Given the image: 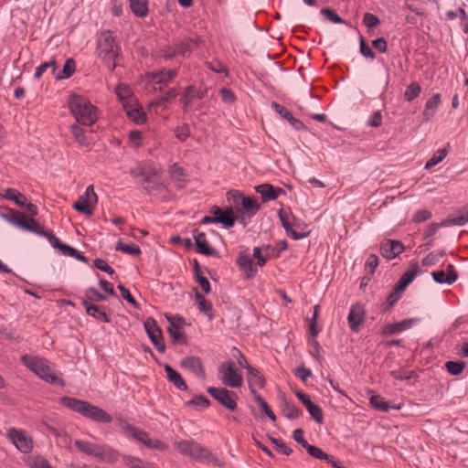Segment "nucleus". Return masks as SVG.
Instances as JSON below:
<instances>
[{"mask_svg":"<svg viewBox=\"0 0 468 468\" xmlns=\"http://www.w3.org/2000/svg\"><path fill=\"white\" fill-rule=\"evenodd\" d=\"M144 328L156 350L160 353H164L165 351V345L162 337L161 330L157 326L155 321L148 319L144 323Z\"/></svg>","mask_w":468,"mask_h":468,"instance_id":"nucleus-16","label":"nucleus"},{"mask_svg":"<svg viewBox=\"0 0 468 468\" xmlns=\"http://www.w3.org/2000/svg\"><path fill=\"white\" fill-rule=\"evenodd\" d=\"M3 197L13 201L17 206L24 207L27 205V197L18 190L15 188H7L5 190L3 194Z\"/></svg>","mask_w":468,"mask_h":468,"instance_id":"nucleus-35","label":"nucleus"},{"mask_svg":"<svg viewBox=\"0 0 468 468\" xmlns=\"http://www.w3.org/2000/svg\"><path fill=\"white\" fill-rule=\"evenodd\" d=\"M196 299L198 304V309L201 313L206 314L209 319L213 317V306L210 302L205 299L199 292L196 293Z\"/></svg>","mask_w":468,"mask_h":468,"instance_id":"nucleus-41","label":"nucleus"},{"mask_svg":"<svg viewBox=\"0 0 468 468\" xmlns=\"http://www.w3.org/2000/svg\"><path fill=\"white\" fill-rule=\"evenodd\" d=\"M69 130L75 141L80 147H87L90 145V142L85 134V131L78 124H72L69 127Z\"/></svg>","mask_w":468,"mask_h":468,"instance_id":"nucleus-36","label":"nucleus"},{"mask_svg":"<svg viewBox=\"0 0 468 468\" xmlns=\"http://www.w3.org/2000/svg\"><path fill=\"white\" fill-rule=\"evenodd\" d=\"M255 191L259 193L264 202L275 200L284 191L280 187H274L270 184H261L255 186Z\"/></svg>","mask_w":468,"mask_h":468,"instance_id":"nucleus-28","label":"nucleus"},{"mask_svg":"<svg viewBox=\"0 0 468 468\" xmlns=\"http://www.w3.org/2000/svg\"><path fill=\"white\" fill-rule=\"evenodd\" d=\"M6 437L23 453H29L34 448L33 439L22 429L10 428L7 431Z\"/></svg>","mask_w":468,"mask_h":468,"instance_id":"nucleus-9","label":"nucleus"},{"mask_svg":"<svg viewBox=\"0 0 468 468\" xmlns=\"http://www.w3.org/2000/svg\"><path fill=\"white\" fill-rule=\"evenodd\" d=\"M443 252H431L422 260L423 266H433L437 264L443 256Z\"/></svg>","mask_w":468,"mask_h":468,"instance_id":"nucleus-56","label":"nucleus"},{"mask_svg":"<svg viewBox=\"0 0 468 468\" xmlns=\"http://www.w3.org/2000/svg\"><path fill=\"white\" fill-rule=\"evenodd\" d=\"M115 250L133 256H138L141 254L139 246L134 244H125L122 241H119L116 244Z\"/></svg>","mask_w":468,"mask_h":468,"instance_id":"nucleus-46","label":"nucleus"},{"mask_svg":"<svg viewBox=\"0 0 468 468\" xmlns=\"http://www.w3.org/2000/svg\"><path fill=\"white\" fill-rule=\"evenodd\" d=\"M169 325L167 327L168 334L174 344H186V337L184 333L186 324L185 319L180 315H165Z\"/></svg>","mask_w":468,"mask_h":468,"instance_id":"nucleus-13","label":"nucleus"},{"mask_svg":"<svg viewBox=\"0 0 468 468\" xmlns=\"http://www.w3.org/2000/svg\"><path fill=\"white\" fill-rule=\"evenodd\" d=\"M98 202L97 194L94 191L93 186H89L84 194L73 204V207L80 213L90 217L93 214L95 207Z\"/></svg>","mask_w":468,"mask_h":468,"instance_id":"nucleus-10","label":"nucleus"},{"mask_svg":"<svg viewBox=\"0 0 468 468\" xmlns=\"http://www.w3.org/2000/svg\"><path fill=\"white\" fill-rule=\"evenodd\" d=\"M74 444L83 453L93 456L101 462L113 463L119 458L118 452L106 444H98L82 440L75 441Z\"/></svg>","mask_w":468,"mask_h":468,"instance_id":"nucleus-3","label":"nucleus"},{"mask_svg":"<svg viewBox=\"0 0 468 468\" xmlns=\"http://www.w3.org/2000/svg\"><path fill=\"white\" fill-rule=\"evenodd\" d=\"M445 367L447 368V371L453 375L458 376L464 370L465 364L464 362H453V361H448L445 364Z\"/></svg>","mask_w":468,"mask_h":468,"instance_id":"nucleus-53","label":"nucleus"},{"mask_svg":"<svg viewBox=\"0 0 468 468\" xmlns=\"http://www.w3.org/2000/svg\"><path fill=\"white\" fill-rule=\"evenodd\" d=\"M115 92L120 99V101H122V105L124 106V102L126 101H134V100L132 97V90L128 85L125 84H120L116 87Z\"/></svg>","mask_w":468,"mask_h":468,"instance_id":"nucleus-44","label":"nucleus"},{"mask_svg":"<svg viewBox=\"0 0 468 468\" xmlns=\"http://www.w3.org/2000/svg\"><path fill=\"white\" fill-rule=\"evenodd\" d=\"M76 64L71 58L66 60L63 68L58 72L56 71L55 78L57 80L69 79L75 72Z\"/></svg>","mask_w":468,"mask_h":468,"instance_id":"nucleus-38","label":"nucleus"},{"mask_svg":"<svg viewBox=\"0 0 468 468\" xmlns=\"http://www.w3.org/2000/svg\"><path fill=\"white\" fill-rule=\"evenodd\" d=\"M359 50L363 57L366 58H368L370 60H374L376 56L375 53L372 51V49L366 45L365 40L363 37L360 38L359 41Z\"/></svg>","mask_w":468,"mask_h":468,"instance_id":"nucleus-63","label":"nucleus"},{"mask_svg":"<svg viewBox=\"0 0 468 468\" xmlns=\"http://www.w3.org/2000/svg\"><path fill=\"white\" fill-rule=\"evenodd\" d=\"M181 366L202 379L206 378L202 362L200 358L197 356H187L184 358L181 361Z\"/></svg>","mask_w":468,"mask_h":468,"instance_id":"nucleus-25","label":"nucleus"},{"mask_svg":"<svg viewBox=\"0 0 468 468\" xmlns=\"http://www.w3.org/2000/svg\"><path fill=\"white\" fill-rule=\"evenodd\" d=\"M207 393L213 397L218 403L234 411L237 409L238 395L234 391H230L226 388H214L209 387L207 389Z\"/></svg>","mask_w":468,"mask_h":468,"instance_id":"nucleus-11","label":"nucleus"},{"mask_svg":"<svg viewBox=\"0 0 468 468\" xmlns=\"http://www.w3.org/2000/svg\"><path fill=\"white\" fill-rule=\"evenodd\" d=\"M60 403L69 410H71L93 421L111 423L112 420V416L104 410L94 406L86 400L65 396L60 398Z\"/></svg>","mask_w":468,"mask_h":468,"instance_id":"nucleus-2","label":"nucleus"},{"mask_svg":"<svg viewBox=\"0 0 468 468\" xmlns=\"http://www.w3.org/2000/svg\"><path fill=\"white\" fill-rule=\"evenodd\" d=\"M55 249H58L61 253L65 256H70L73 257L80 261L87 262V259L85 256H83L81 253H80L76 249L67 245L63 244L59 241V244L56 246H52Z\"/></svg>","mask_w":468,"mask_h":468,"instance_id":"nucleus-37","label":"nucleus"},{"mask_svg":"<svg viewBox=\"0 0 468 468\" xmlns=\"http://www.w3.org/2000/svg\"><path fill=\"white\" fill-rule=\"evenodd\" d=\"M369 403L373 408L379 410L383 412H387L389 410L388 403L380 395L371 396Z\"/></svg>","mask_w":468,"mask_h":468,"instance_id":"nucleus-48","label":"nucleus"},{"mask_svg":"<svg viewBox=\"0 0 468 468\" xmlns=\"http://www.w3.org/2000/svg\"><path fill=\"white\" fill-rule=\"evenodd\" d=\"M30 465L33 468H54L49 464L47 459L39 455L31 458Z\"/></svg>","mask_w":468,"mask_h":468,"instance_id":"nucleus-61","label":"nucleus"},{"mask_svg":"<svg viewBox=\"0 0 468 468\" xmlns=\"http://www.w3.org/2000/svg\"><path fill=\"white\" fill-rule=\"evenodd\" d=\"M189 48V45L187 43H182L176 45L175 48H167L164 50V58L165 59H170L178 55H184Z\"/></svg>","mask_w":468,"mask_h":468,"instance_id":"nucleus-43","label":"nucleus"},{"mask_svg":"<svg viewBox=\"0 0 468 468\" xmlns=\"http://www.w3.org/2000/svg\"><path fill=\"white\" fill-rule=\"evenodd\" d=\"M468 222V211L462 213L461 215L449 218L441 221V225L445 228L451 226H463Z\"/></svg>","mask_w":468,"mask_h":468,"instance_id":"nucleus-45","label":"nucleus"},{"mask_svg":"<svg viewBox=\"0 0 468 468\" xmlns=\"http://www.w3.org/2000/svg\"><path fill=\"white\" fill-rule=\"evenodd\" d=\"M17 228L21 229L23 230L36 233L38 236L47 238L51 246H56V245L59 244V239L52 232H48V231L41 229L38 226V223L32 218H27L25 216V218H23L20 220Z\"/></svg>","mask_w":468,"mask_h":468,"instance_id":"nucleus-14","label":"nucleus"},{"mask_svg":"<svg viewBox=\"0 0 468 468\" xmlns=\"http://www.w3.org/2000/svg\"><path fill=\"white\" fill-rule=\"evenodd\" d=\"M441 103V94L435 93L433 94L425 103V107L422 112L423 120L425 122H431Z\"/></svg>","mask_w":468,"mask_h":468,"instance_id":"nucleus-27","label":"nucleus"},{"mask_svg":"<svg viewBox=\"0 0 468 468\" xmlns=\"http://www.w3.org/2000/svg\"><path fill=\"white\" fill-rule=\"evenodd\" d=\"M82 305L84 306L88 315L99 319L104 323L110 322V318L106 314L105 311L101 309V307L91 304L88 301H83Z\"/></svg>","mask_w":468,"mask_h":468,"instance_id":"nucleus-32","label":"nucleus"},{"mask_svg":"<svg viewBox=\"0 0 468 468\" xmlns=\"http://www.w3.org/2000/svg\"><path fill=\"white\" fill-rule=\"evenodd\" d=\"M165 371L166 372L167 378L171 381L178 389L186 390L187 386L181 377V375L176 371L168 364L165 365Z\"/></svg>","mask_w":468,"mask_h":468,"instance_id":"nucleus-34","label":"nucleus"},{"mask_svg":"<svg viewBox=\"0 0 468 468\" xmlns=\"http://www.w3.org/2000/svg\"><path fill=\"white\" fill-rule=\"evenodd\" d=\"M127 116L135 123L142 124L146 121L145 113L136 101H126L123 106Z\"/></svg>","mask_w":468,"mask_h":468,"instance_id":"nucleus-24","label":"nucleus"},{"mask_svg":"<svg viewBox=\"0 0 468 468\" xmlns=\"http://www.w3.org/2000/svg\"><path fill=\"white\" fill-rule=\"evenodd\" d=\"M306 450L308 453L315 459L325 461L326 459H329V455L325 453L324 451H322V449H320L319 447L309 445Z\"/></svg>","mask_w":468,"mask_h":468,"instance_id":"nucleus-58","label":"nucleus"},{"mask_svg":"<svg viewBox=\"0 0 468 468\" xmlns=\"http://www.w3.org/2000/svg\"><path fill=\"white\" fill-rule=\"evenodd\" d=\"M433 280L437 283L452 284L457 280V273L453 265L449 264L445 271H435L431 273Z\"/></svg>","mask_w":468,"mask_h":468,"instance_id":"nucleus-23","label":"nucleus"},{"mask_svg":"<svg viewBox=\"0 0 468 468\" xmlns=\"http://www.w3.org/2000/svg\"><path fill=\"white\" fill-rule=\"evenodd\" d=\"M420 320L418 318H409L394 324H388L382 328V334L386 335H397L412 327Z\"/></svg>","mask_w":468,"mask_h":468,"instance_id":"nucleus-20","label":"nucleus"},{"mask_svg":"<svg viewBox=\"0 0 468 468\" xmlns=\"http://www.w3.org/2000/svg\"><path fill=\"white\" fill-rule=\"evenodd\" d=\"M378 266V257L376 254H370L366 261L365 268L367 271L373 274Z\"/></svg>","mask_w":468,"mask_h":468,"instance_id":"nucleus-62","label":"nucleus"},{"mask_svg":"<svg viewBox=\"0 0 468 468\" xmlns=\"http://www.w3.org/2000/svg\"><path fill=\"white\" fill-rule=\"evenodd\" d=\"M431 218V212L428 209H420L413 215V221L416 223H421L429 220Z\"/></svg>","mask_w":468,"mask_h":468,"instance_id":"nucleus-64","label":"nucleus"},{"mask_svg":"<svg viewBox=\"0 0 468 468\" xmlns=\"http://www.w3.org/2000/svg\"><path fill=\"white\" fill-rule=\"evenodd\" d=\"M270 246H264L262 248L255 247L253 249V257L257 260V265L262 267L266 264L267 259L261 254L262 250H269Z\"/></svg>","mask_w":468,"mask_h":468,"instance_id":"nucleus-59","label":"nucleus"},{"mask_svg":"<svg viewBox=\"0 0 468 468\" xmlns=\"http://www.w3.org/2000/svg\"><path fill=\"white\" fill-rule=\"evenodd\" d=\"M0 217L7 221L8 223L12 224L15 227H18L20 220L25 218L24 214H20L14 209H6L5 212H0Z\"/></svg>","mask_w":468,"mask_h":468,"instance_id":"nucleus-42","label":"nucleus"},{"mask_svg":"<svg viewBox=\"0 0 468 468\" xmlns=\"http://www.w3.org/2000/svg\"><path fill=\"white\" fill-rule=\"evenodd\" d=\"M282 412L289 420H295L301 414V410L292 401L287 400L282 405Z\"/></svg>","mask_w":468,"mask_h":468,"instance_id":"nucleus-40","label":"nucleus"},{"mask_svg":"<svg viewBox=\"0 0 468 468\" xmlns=\"http://www.w3.org/2000/svg\"><path fill=\"white\" fill-rule=\"evenodd\" d=\"M364 316L365 310L361 304H354L350 307L347 321L353 332H358L359 326L364 321Z\"/></svg>","mask_w":468,"mask_h":468,"instance_id":"nucleus-21","label":"nucleus"},{"mask_svg":"<svg viewBox=\"0 0 468 468\" xmlns=\"http://www.w3.org/2000/svg\"><path fill=\"white\" fill-rule=\"evenodd\" d=\"M175 446L182 454L200 462H209L213 458L207 448L194 441L182 440L176 441Z\"/></svg>","mask_w":468,"mask_h":468,"instance_id":"nucleus-6","label":"nucleus"},{"mask_svg":"<svg viewBox=\"0 0 468 468\" xmlns=\"http://www.w3.org/2000/svg\"><path fill=\"white\" fill-rule=\"evenodd\" d=\"M216 223H220L226 228H231L235 224V218L232 216V211L229 210L226 212H223V214H220L219 216L215 217Z\"/></svg>","mask_w":468,"mask_h":468,"instance_id":"nucleus-49","label":"nucleus"},{"mask_svg":"<svg viewBox=\"0 0 468 468\" xmlns=\"http://www.w3.org/2000/svg\"><path fill=\"white\" fill-rule=\"evenodd\" d=\"M448 154L447 149H439L425 164V169H430L432 166L441 163Z\"/></svg>","mask_w":468,"mask_h":468,"instance_id":"nucleus-47","label":"nucleus"},{"mask_svg":"<svg viewBox=\"0 0 468 468\" xmlns=\"http://www.w3.org/2000/svg\"><path fill=\"white\" fill-rule=\"evenodd\" d=\"M97 51L109 69L113 70L116 67L115 59L119 56V47L111 31H103L97 37Z\"/></svg>","mask_w":468,"mask_h":468,"instance_id":"nucleus-5","label":"nucleus"},{"mask_svg":"<svg viewBox=\"0 0 468 468\" xmlns=\"http://www.w3.org/2000/svg\"><path fill=\"white\" fill-rule=\"evenodd\" d=\"M254 399L258 403L261 410L270 418V420L275 421L276 416L269 407L268 403L264 400V399L261 395H256Z\"/></svg>","mask_w":468,"mask_h":468,"instance_id":"nucleus-51","label":"nucleus"},{"mask_svg":"<svg viewBox=\"0 0 468 468\" xmlns=\"http://www.w3.org/2000/svg\"><path fill=\"white\" fill-rule=\"evenodd\" d=\"M321 14L324 16L326 19L335 23V24H343L345 21L332 9L330 8H323L321 10Z\"/></svg>","mask_w":468,"mask_h":468,"instance_id":"nucleus-60","label":"nucleus"},{"mask_svg":"<svg viewBox=\"0 0 468 468\" xmlns=\"http://www.w3.org/2000/svg\"><path fill=\"white\" fill-rule=\"evenodd\" d=\"M52 69V72L53 74L55 75L56 74V71L58 69V67H57V64H56V61L54 59H51L49 61H47V62H44L42 63L41 65H39L37 69H36V71H35V78L37 79H39L43 73L48 69Z\"/></svg>","mask_w":468,"mask_h":468,"instance_id":"nucleus-52","label":"nucleus"},{"mask_svg":"<svg viewBox=\"0 0 468 468\" xmlns=\"http://www.w3.org/2000/svg\"><path fill=\"white\" fill-rule=\"evenodd\" d=\"M206 90L195 86H188L181 98V103L186 110L195 100H201L205 97Z\"/></svg>","mask_w":468,"mask_h":468,"instance_id":"nucleus-26","label":"nucleus"},{"mask_svg":"<svg viewBox=\"0 0 468 468\" xmlns=\"http://www.w3.org/2000/svg\"><path fill=\"white\" fill-rule=\"evenodd\" d=\"M123 464L126 465L129 468H141L143 465L144 460L132 456V455H125L122 458Z\"/></svg>","mask_w":468,"mask_h":468,"instance_id":"nucleus-57","label":"nucleus"},{"mask_svg":"<svg viewBox=\"0 0 468 468\" xmlns=\"http://www.w3.org/2000/svg\"><path fill=\"white\" fill-rule=\"evenodd\" d=\"M85 297L90 301H105L107 297L101 293L96 288L90 287L85 290Z\"/></svg>","mask_w":468,"mask_h":468,"instance_id":"nucleus-55","label":"nucleus"},{"mask_svg":"<svg viewBox=\"0 0 468 468\" xmlns=\"http://www.w3.org/2000/svg\"><path fill=\"white\" fill-rule=\"evenodd\" d=\"M159 168L150 161L139 163L132 168L130 174L134 178H142L145 182H156L159 177Z\"/></svg>","mask_w":468,"mask_h":468,"instance_id":"nucleus-12","label":"nucleus"},{"mask_svg":"<svg viewBox=\"0 0 468 468\" xmlns=\"http://www.w3.org/2000/svg\"><path fill=\"white\" fill-rule=\"evenodd\" d=\"M130 7L133 13L139 17H144L148 13L147 0H130Z\"/></svg>","mask_w":468,"mask_h":468,"instance_id":"nucleus-39","label":"nucleus"},{"mask_svg":"<svg viewBox=\"0 0 468 468\" xmlns=\"http://www.w3.org/2000/svg\"><path fill=\"white\" fill-rule=\"evenodd\" d=\"M21 359L27 368L46 382L64 386V381L51 370L48 360L29 355L23 356Z\"/></svg>","mask_w":468,"mask_h":468,"instance_id":"nucleus-4","label":"nucleus"},{"mask_svg":"<svg viewBox=\"0 0 468 468\" xmlns=\"http://www.w3.org/2000/svg\"><path fill=\"white\" fill-rule=\"evenodd\" d=\"M237 264L247 279H252L257 274L258 270L250 255L240 254L237 260Z\"/></svg>","mask_w":468,"mask_h":468,"instance_id":"nucleus-22","label":"nucleus"},{"mask_svg":"<svg viewBox=\"0 0 468 468\" xmlns=\"http://www.w3.org/2000/svg\"><path fill=\"white\" fill-rule=\"evenodd\" d=\"M404 249L403 243L399 240L388 239L380 243V253L388 261L393 260L401 254L404 251Z\"/></svg>","mask_w":468,"mask_h":468,"instance_id":"nucleus-17","label":"nucleus"},{"mask_svg":"<svg viewBox=\"0 0 468 468\" xmlns=\"http://www.w3.org/2000/svg\"><path fill=\"white\" fill-rule=\"evenodd\" d=\"M247 381L250 391L254 397L259 395L257 389L263 388L266 385L265 377L254 367L247 370Z\"/></svg>","mask_w":468,"mask_h":468,"instance_id":"nucleus-18","label":"nucleus"},{"mask_svg":"<svg viewBox=\"0 0 468 468\" xmlns=\"http://www.w3.org/2000/svg\"><path fill=\"white\" fill-rule=\"evenodd\" d=\"M236 205L240 204L245 215L253 217L261 208V205L255 197L238 195L234 197Z\"/></svg>","mask_w":468,"mask_h":468,"instance_id":"nucleus-19","label":"nucleus"},{"mask_svg":"<svg viewBox=\"0 0 468 468\" xmlns=\"http://www.w3.org/2000/svg\"><path fill=\"white\" fill-rule=\"evenodd\" d=\"M68 104L71 114L79 123L91 126L98 121L99 110L87 98L71 94L69 97Z\"/></svg>","mask_w":468,"mask_h":468,"instance_id":"nucleus-1","label":"nucleus"},{"mask_svg":"<svg viewBox=\"0 0 468 468\" xmlns=\"http://www.w3.org/2000/svg\"><path fill=\"white\" fill-rule=\"evenodd\" d=\"M177 75L176 69H163L149 74V78L155 84L166 85Z\"/></svg>","mask_w":468,"mask_h":468,"instance_id":"nucleus-31","label":"nucleus"},{"mask_svg":"<svg viewBox=\"0 0 468 468\" xmlns=\"http://www.w3.org/2000/svg\"><path fill=\"white\" fill-rule=\"evenodd\" d=\"M311 417L317 422L322 423L324 421V414L321 408L314 402L306 409Z\"/></svg>","mask_w":468,"mask_h":468,"instance_id":"nucleus-54","label":"nucleus"},{"mask_svg":"<svg viewBox=\"0 0 468 468\" xmlns=\"http://www.w3.org/2000/svg\"><path fill=\"white\" fill-rule=\"evenodd\" d=\"M170 177L178 188H183L186 183L184 169L177 164H174L169 169Z\"/></svg>","mask_w":468,"mask_h":468,"instance_id":"nucleus-33","label":"nucleus"},{"mask_svg":"<svg viewBox=\"0 0 468 468\" xmlns=\"http://www.w3.org/2000/svg\"><path fill=\"white\" fill-rule=\"evenodd\" d=\"M218 378L221 383L229 388H240L243 384V377L238 371L232 360L225 361L219 365Z\"/></svg>","mask_w":468,"mask_h":468,"instance_id":"nucleus-7","label":"nucleus"},{"mask_svg":"<svg viewBox=\"0 0 468 468\" xmlns=\"http://www.w3.org/2000/svg\"><path fill=\"white\" fill-rule=\"evenodd\" d=\"M193 238L197 246V250L199 253L206 256L216 254V250L209 246L204 232H200L199 230L196 229L193 231Z\"/></svg>","mask_w":468,"mask_h":468,"instance_id":"nucleus-29","label":"nucleus"},{"mask_svg":"<svg viewBox=\"0 0 468 468\" xmlns=\"http://www.w3.org/2000/svg\"><path fill=\"white\" fill-rule=\"evenodd\" d=\"M124 432L127 436L132 437L136 441L144 444L145 447L151 450L165 451L167 445L158 439H152L148 432L133 425H126Z\"/></svg>","mask_w":468,"mask_h":468,"instance_id":"nucleus-8","label":"nucleus"},{"mask_svg":"<svg viewBox=\"0 0 468 468\" xmlns=\"http://www.w3.org/2000/svg\"><path fill=\"white\" fill-rule=\"evenodd\" d=\"M419 273V265L418 262H414L410 264V269L407 271L399 280L396 284L397 291L404 292L408 285H410L415 277Z\"/></svg>","mask_w":468,"mask_h":468,"instance_id":"nucleus-30","label":"nucleus"},{"mask_svg":"<svg viewBox=\"0 0 468 468\" xmlns=\"http://www.w3.org/2000/svg\"><path fill=\"white\" fill-rule=\"evenodd\" d=\"M279 218L287 235L292 239H302L309 235L310 231L306 230L305 227L302 228L303 224L301 222L293 220V222L291 223L288 217L283 215L282 212L279 213Z\"/></svg>","mask_w":468,"mask_h":468,"instance_id":"nucleus-15","label":"nucleus"},{"mask_svg":"<svg viewBox=\"0 0 468 468\" xmlns=\"http://www.w3.org/2000/svg\"><path fill=\"white\" fill-rule=\"evenodd\" d=\"M420 92H421L420 85L417 82H412L411 84H410L407 87V89L404 92V96L408 101H411L414 99H416L417 97H419Z\"/></svg>","mask_w":468,"mask_h":468,"instance_id":"nucleus-50","label":"nucleus"}]
</instances>
